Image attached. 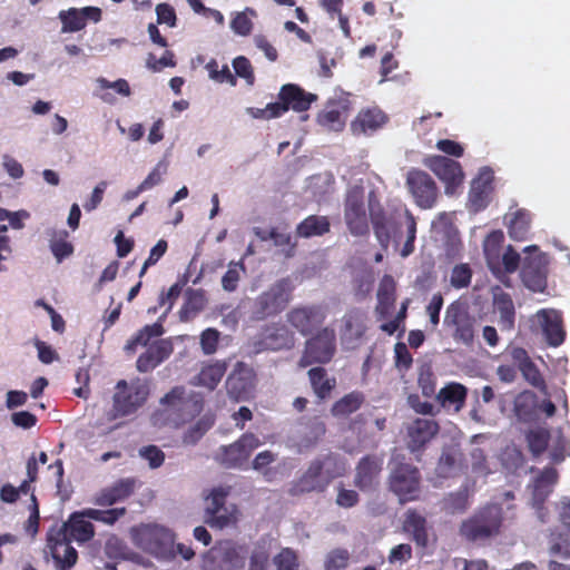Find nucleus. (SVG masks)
<instances>
[{"label":"nucleus","instance_id":"obj_2","mask_svg":"<svg viewBox=\"0 0 570 570\" xmlns=\"http://www.w3.org/2000/svg\"><path fill=\"white\" fill-rule=\"evenodd\" d=\"M87 519V510L75 512L70 515L68 522L58 529L51 528L48 532V548L56 570H70L77 562L78 552L70 546V539L77 542H87L94 537V525Z\"/></svg>","mask_w":570,"mask_h":570},{"label":"nucleus","instance_id":"obj_42","mask_svg":"<svg viewBox=\"0 0 570 570\" xmlns=\"http://www.w3.org/2000/svg\"><path fill=\"white\" fill-rule=\"evenodd\" d=\"M226 372L225 362H215L205 365L197 376V383L209 390H214Z\"/></svg>","mask_w":570,"mask_h":570},{"label":"nucleus","instance_id":"obj_58","mask_svg":"<svg viewBox=\"0 0 570 570\" xmlns=\"http://www.w3.org/2000/svg\"><path fill=\"white\" fill-rule=\"evenodd\" d=\"M273 562L277 570H298V557L296 552L289 548H284L276 554Z\"/></svg>","mask_w":570,"mask_h":570},{"label":"nucleus","instance_id":"obj_64","mask_svg":"<svg viewBox=\"0 0 570 570\" xmlns=\"http://www.w3.org/2000/svg\"><path fill=\"white\" fill-rule=\"evenodd\" d=\"M139 455L148 462L151 469L159 468L165 460L164 452L156 445L142 446L139 450Z\"/></svg>","mask_w":570,"mask_h":570},{"label":"nucleus","instance_id":"obj_18","mask_svg":"<svg viewBox=\"0 0 570 570\" xmlns=\"http://www.w3.org/2000/svg\"><path fill=\"white\" fill-rule=\"evenodd\" d=\"M406 185L417 206L432 208L438 198V188L433 178L423 170L412 169L407 173Z\"/></svg>","mask_w":570,"mask_h":570},{"label":"nucleus","instance_id":"obj_61","mask_svg":"<svg viewBox=\"0 0 570 570\" xmlns=\"http://www.w3.org/2000/svg\"><path fill=\"white\" fill-rule=\"evenodd\" d=\"M350 554L344 549L331 551L325 560V570H342L347 567Z\"/></svg>","mask_w":570,"mask_h":570},{"label":"nucleus","instance_id":"obj_59","mask_svg":"<svg viewBox=\"0 0 570 570\" xmlns=\"http://www.w3.org/2000/svg\"><path fill=\"white\" fill-rule=\"evenodd\" d=\"M125 513H126L125 508H115V509H110V510H96V509L87 510L88 519L100 521L106 524H114Z\"/></svg>","mask_w":570,"mask_h":570},{"label":"nucleus","instance_id":"obj_6","mask_svg":"<svg viewBox=\"0 0 570 570\" xmlns=\"http://www.w3.org/2000/svg\"><path fill=\"white\" fill-rule=\"evenodd\" d=\"M501 524V507L488 504L461 523L460 534L470 542L483 543L500 533Z\"/></svg>","mask_w":570,"mask_h":570},{"label":"nucleus","instance_id":"obj_32","mask_svg":"<svg viewBox=\"0 0 570 570\" xmlns=\"http://www.w3.org/2000/svg\"><path fill=\"white\" fill-rule=\"evenodd\" d=\"M466 394L468 390L464 385L451 382L436 393L435 399L443 407L458 412L463 407Z\"/></svg>","mask_w":570,"mask_h":570},{"label":"nucleus","instance_id":"obj_62","mask_svg":"<svg viewBox=\"0 0 570 570\" xmlns=\"http://www.w3.org/2000/svg\"><path fill=\"white\" fill-rule=\"evenodd\" d=\"M472 273L466 264H460L453 267L451 273V285L455 288H464L471 282Z\"/></svg>","mask_w":570,"mask_h":570},{"label":"nucleus","instance_id":"obj_28","mask_svg":"<svg viewBox=\"0 0 570 570\" xmlns=\"http://www.w3.org/2000/svg\"><path fill=\"white\" fill-rule=\"evenodd\" d=\"M381 471V463L372 456L363 458L357 466L354 478V484L361 491H371L379 483L377 478Z\"/></svg>","mask_w":570,"mask_h":570},{"label":"nucleus","instance_id":"obj_37","mask_svg":"<svg viewBox=\"0 0 570 570\" xmlns=\"http://www.w3.org/2000/svg\"><path fill=\"white\" fill-rule=\"evenodd\" d=\"M552 436L548 429L541 426L531 428L525 432L527 445L533 458H539L548 450Z\"/></svg>","mask_w":570,"mask_h":570},{"label":"nucleus","instance_id":"obj_3","mask_svg":"<svg viewBox=\"0 0 570 570\" xmlns=\"http://www.w3.org/2000/svg\"><path fill=\"white\" fill-rule=\"evenodd\" d=\"M345 472V465L335 455L326 454L311 461L305 472L288 488L293 497L323 492L330 483Z\"/></svg>","mask_w":570,"mask_h":570},{"label":"nucleus","instance_id":"obj_57","mask_svg":"<svg viewBox=\"0 0 570 570\" xmlns=\"http://www.w3.org/2000/svg\"><path fill=\"white\" fill-rule=\"evenodd\" d=\"M228 490L224 487L213 488L205 497V513L206 518L212 513H217V509L226 504Z\"/></svg>","mask_w":570,"mask_h":570},{"label":"nucleus","instance_id":"obj_52","mask_svg":"<svg viewBox=\"0 0 570 570\" xmlns=\"http://www.w3.org/2000/svg\"><path fill=\"white\" fill-rule=\"evenodd\" d=\"M469 507V494L466 489H460L450 493L443 500V510L449 513H462Z\"/></svg>","mask_w":570,"mask_h":570},{"label":"nucleus","instance_id":"obj_12","mask_svg":"<svg viewBox=\"0 0 570 570\" xmlns=\"http://www.w3.org/2000/svg\"><path fill=\"white\" fill-rule=\"evenodd\" d=\"M443 325L451 331L456 343L471 346L475 336L476 318L460 304L452 303L448 306Z\"/></svg>","mask_w":570,"mask_h":570},{"label":"nucleus","instance_id":"obj_22","mask_svg":"<svg viewBox=\"0 0 570 570\" xmlns=\"http://www.w3.org/2000/svg\"><path fill=\"white\" fill-rule=\"evenodd\" d=\"M492 181L493 170L489 167L481 168L478 176L472 180L469 202L474 212L488 206L492 193Z\"/></svg>","mask_w":570,"mask_h":570},{"label":"nucleus","instance_id":"obj_34","mask_svg":"<svg viewBox=\"0 0 570 570\" xmlns=\"http://www.w3.org/2000/svg\"><path fill=\"white\" fill-rule=\"evenodd\" d=\"M509 236L514 240H524L530 230L531 215L525 209H517L504 217Z\"/></svg>","mask_w":570,"mask_h":570},{"label":"nucleus","instance_id":"obj_9","mask_svg":"<svg viewBox=\"0 0 570 570\" xmlns=\"http://www.w3.org/2000/svg\"><path fill=\"white\" fill-rule=\"evenodd\" d=\"M521 278L527 288L542 293L547 287L549 258L540 253L538 246L531 245L523 249Z\"/></svg>","mask_w":570,"mask_h":570},{"label":"nucleus","instance_id":"obj_39","mask_svg":"<svg viewBox=\"0 0 570 570\" xmlns=\"http://www.w3.org/2000/svg\"><path fill=\"white\" fill-rule=\"evenodd\" d=\"M343 324L342 341L344 343H353L364 333L363 313L360 311L346 313L343 317Z\"/></svg>","mask_w":570,"mask_h":570},{"label":"nucleus","instance_id":"obj_13","mask_svg":"<svg viewBox=\"0 0 570 570\" xmlns=\"http://www.w3.org/2000/svg\"><path fill=\"white\" fill-rule=\"evenodd\" d=\"M247 551L245 547L230 541L213 548L204 560L205 570H242Z\"/></svg>","mask_w":570,"mask_h":570},{"label":"nucleus","instance_id":"obj_14","mask_svg":"<svg viewBox=\"0 0 570 570\" xmlns=\"http://www.w3.org/2000/svg\"><path fill=\"white\" fill-rule=\"evenodd\" d=\"M530 327L541 333L549 346L558 347L566 338L561 313L553 308H541L530 317Z\"/></svg>","mask_w":570,"mask_h":570},{"label":"nucleus","instance_id":"obj_30","mask_svg":"<svg viewBox=\"0 0 570 570\" xmlns=\"http://www.w3.org/2000/svg\"><path fill=\"white\" fill-rule=\"evenodd\" d=\"M385 122V115L379 108L361 110L351 128L355 135H370Z\"/></svg>","mask_w":570,"mask_h":570},{"label":"nucleus","instance_id":"obj_41","mask_svg":"<svg viewBox=\"0 0 570 570\" xmlns=\"http://www.w3.org/2000/svg\"><path fill=\"white\" fill-rule=\"evenodd\" d=\"M405 530L411 532L414 541L420 547H426L429 542L426 520L415 511H409L404 523Z\"/></svg>","mask_w":570,"mask_h":570},{"label":"nucleus","instance_id":"obj_26","mask_svg":"<svg viewBox=\"0 0 570 570\" xmlns=\"http://www.w3.org/2000/svg\"><path fill=\"white\" fill-rule=\"evenodd\" d=\"M111 90L122 97H129L131 95L130 86L126 79L119 78L116 81H109L105 77H98L95 80L94 96L99 98L102 102L108 105L116 104L117 99Z\"/></svg>","mask_w":570,"mask_h":570},{"label":"nucleus","instance_id":"obj_63","mask_svg":"<svg viewBox=\"0 0 570 570\" xmlns=\"http://www.w3.org/2000/svg\"><path fill=\"white\" fill-rule=\"evenodd\" d=\"M105 552L112 559H126L128 556V548L122 540L117 537H110L105 543Z\"/></svg>","mask_w":570,"mask_h":570},{"label":"nucleus","instance_id":"obj_16","mask_svg":"<svg viewBox=\"0 0 570 570\" xmlns=\"http://www.w3.org/2000/svg\"><path fill=\"white\" fill-rule=\"evenodd\" d=\"M344 219L350 233L363 236L368 233L367 215L364 207V190L354 186L348 189L345 200Z\"/></svg>","mask_w":570,"mask_h":570},{"label":"nucleus","instance_id":"obj_5","mask_svg":"<svg viewBox=\"0 0 570 570\" xmlns=\"http://www.w3.org/2000/svg\"><path fill=\"white\" fill-rule=\"evenodd\" d=\"M294 291L293 281L283 277L271 284L256 296L252 303L250 317L254 321H264L282 313L292 301Z\"/></svg>","mask_w":570,"mask_h":570},{"label":"nucleus","instance_id":"obj_44","mask_svg":"<svg viewBox=\"0 0 570 570\" xmlns=\"http://www.w3.org/2000/svg\"><path fill=\"white\" fill-rule=\"evenodd\" d=\"M164 327L160 322L142 327L131 340L125 345L127 352H134L138 345L146 346L153 337L163 335Z\"/></svg>","mask_w":570,"mask_h":570},{"label":"nucleus","instance_id":"obj_40","mask_svg":"<svg viewBox=\"0 0 570 570\" xmlns=\"http://www.w3.org/2000/svg\"><path fill=\"white\" fill-rule=\"evenodd\" d=\"M330 230V222L325 216L311 215L297 225L296 233L299 237L309 238L322 236Z\"/></svg>","mask_w":570,"mask_h":570},{"label":"nucleus","instance_id":"obj_21","mask_svg":"<svg viewBox=\"0 0 570 570\" xmlns=\"http://www.w3.org/2000/svg\"><path fill=\"white\" fill-rule=\"evenodd\" d=\"M407 448L411 452L421 451L439 432L432 419H416L407 425Z\"/></svg>","mask_w":570,"mask_h":570},{"label":"nucleus","instance_id":"obj_17","mask_svg":"<svg viewBox=\"0 0 570 570\" xmlns=\"http://www.w3.org/2000/svg\"><path fill=\"white\" fill-rule=\"evenodd\" d=\"M351 95L344 91L335 92L328 99L324 109L318 114L317 121L321 126L341 131L351 112Z\"/></svg>","mask_w":570,"mask_h":570},{"label":"nucleus","instance_id":"obj_4","mask_svg":"<svg viewBox=\"0 0 570 570\" xmlns=\"http://www.w3.org/2000/svg\"><path fill=\"white\" fill-rule=\"evenodd\" d=\"M148 384L141 379L120 380L115 386L112 407L106 412L108 422L135 414L147 401Z\"/></svg>","mask_w":570,"mask_h":570},{"label":"nucleus","instance_id":"obj_49","mask_svg":"<svg viewBox=\"0 0 570 570\" xmlns=\"http://www.w3.org/2000/svg\"><path fill=\"white\" fill-rule=\"evenodd\" d=\"M461 463V454L454 450H444L436 466V473L441 478H448L455 473Z\"/></svg>","mask_w":570,"mask_h":570},{"label":"nucleus","instance_id":"obj_24","mask_svg":"<svg viewBox=\"0 0 570 570\" xmlns=\"http://www.w3.org/2000/svg\"><path fill=\"white\" fill-rule=\"evenodd\" d=\"M431 170L444 183H446V193L450 188L462 183L463 171L461 165L444 156H435L430 160Z\"/></svg>","mask_w":570,"mask_h":570},{"label":"nucleus","instance_id":"obj_38","mask_svg":"<svg viewBox=\"0 0 570 570\" xmlns=\"http://www.w3.org/2000/svg\"><path fill=\"white\" fill-rule=\"evenodd\" d=\"M46 234L49 236L50 249L58 263L70 256L73 252L71 243L67 242L68 232L65 229H47Z\"/></svg>","mask_w":570,"mask_h":570},{"label":"nucleus","instance_id":"obj_11","mask_svg":"<svg viewBox=\"0 0 570 570\" xmlns=\"http://www.w3.org/2000/svg\"><path fill=\"white\" fill-rule=\"evenodd\" d=\"M161 403L166 405V416L176 426L185 423L202 411V402L187 395L184 387L173 389L163 397Z\"/></svg>","mask_w":570,"mask_h":570},{"label":"nucleus","instance_id":"obj_20","mask_svg":"<svg viewBox=\"0 0 570 570\" xmlns=\"http://www.w3.org/2000/svg\"><path fill=\"white\" fill-rule=\"evenodd\" d=\"M325 423L320 417L298 422L292 431L289 441L299 453L313 449L325 434Z\"/></svg>","mask_w":570,"mask_h":570},{"label":"nucleus","instance_id":"obj_10","mask_svg":"<svg viewBox=\"0 0 570 570\" xmlns=\"http://www.w3.org/2000/svg\"><path fill=\"white\" fill-rule=\"evenodd\" d=\"M390 489L401 503L417 500L421 493V475L417 468L399 463L390 474Z\"/></svg>","mask_w":570,"mask_h":570},{"label":"nucleus","instance_id":"obj_54","mask_svg":"<svg viewBox=\"0 0 570 570\" xmlns=\"http://www.w3.org/2000/svg\"><path fill=\"white\" fill-rule=\"evenodd\" d=\"M214 421L210 416H203L194 425H191L184 434L185 444H196L203 435L212 428Z\"/></svg>","mask_w":570,"mask_h":570},{"label":"nucleus","instance_id":"obj_48","mask_svg":"<svg viewBox=\"0 0 570 570\" xmlns=\"http://www.w3.org/2000/svg\"><path fill=\"white\" fill-rule=\"evenodd\" d=\"M237 509L234 504H224L219 509H217V513H212L206 518V522L210 527H215L218 529H223L225 527L232 525L237 521Z\"/></svg>","mask_w":570,"mask_h":570},{"label":"nucleus","instance_id":"obj_25","mask_svg":"<svg viewBox=\"0 0 570 570\" xmlns=\"http://www.w3.org/2000/svg\"><path fill=\"white\" fill-rule=\"evenodd\" d=\"M549 556V570H570V538L561 532L551 533Z\"/></svg>","mask_w":570,"mask_h":570},{"label":"nucleus","instance_id":"obj_60","mask_svg":"<svg viewBox=\"0 0 570 570\" xmlns=\"http://www.w3.org/2000/svg\"><path fill=\"white\" fill-rule=\"evenodd\" d=\"M167 161H158L148 176L140 183V189L149 190L159 185L163 181V177L167 174Z\"/></svg>","mask_w":570,"mask_h":570},{"label":"nucleus","instance_id":"obj_47","mask_svg":"<svg viewBox=\"0 0 570 570\" xmlns=\"http://www.w3.org/2000/svg\"><path fill=\"white\" fill-rule=\"evenodd\" d=\"M549 459L553 464H559L570 456V442L562 435L561 432L553 434L549 448Z\"/></svg>","mask_w":570,"mask_h":570},{"label":"nucleus","instance_id":"obj_46","mask_svg":"<svg viewBox=\"0 0 570 570\" xmlns=\"http://www.w3.org/2000/svg\"><path fill=\"white\" fill-rule=\"evenodd\" d=\"M364 401L360 392H352L338 400L332 407L334 416H346L357 411Z\"/></svg>","mask_w":570,"mask_h":570},{"label":"nucleus","instance_id":"obj_19","mask_svg":"<svg viewBox=\"0 0 570 570\" xmlns=\"http://www.w3.org/2000/svg\"><path fill=\"white\" fill-rule=\"evenodd\" d=\"M261 444L259 439L255 434L246 433L233 444L222 446L218 460L227 468H240L247 462L252 452Z\"/></svg>","mask_w":570,"mask_h":570},{"label":"nucleus","instance_id":"obj_15","mask_svg":"<svg viewBox=\"0 0 570 570\" xmlns=\"http://www.w3.org/2000/svg\"><path fill=\"white\" fill-rule=\"evenodd\" d=\"M326 317L327 308L321 304L298 305L286 314L287 323L303 336L321 327Z\"/></svg>","mask_w":570,"mask_h":570},{"label":"nucleus","instance_id":"obj_7","mask_svg":"<svg viewBox=\"0 0 570 570\" xmlns=\"http://www.w3.org/2000/svg\"><path fill=\"white\" fill-rule=\"evenodd\" d=\"M134 543L144 551L156 557H165L173 552V533L157 524H141L131 529Z\"/></svg>","mask_w":570,"mask_h":570},{"label":"nucleus","instance_id":"obj_45","mask_svg":"<svg viewBox=\"0 0 570 570\" xmlns=\"http://www.w3.org/2000/svg\"><path fill=\"white\" fill-rule=\"evenodd\" d=\"M503 240L504 234L502 230H493L484 239L483 253L490 267L498 264Z\"/></svg>","mask_w":570,"mask_h":570},{"label":"nucleus","instance_id":"obj_23","mask_svg":"<svg viewBox=\"0 0 570 570\" xmlns=\"http://www.w3.org/2000/svg\"><path fill=\"white\" fill-rule=\"evenodd\" d=\"M557 479L558 473L553 468L544 469L540 475L534 479L532 485V505L537 510L538 518L541 522H546L543 503L552 492Z\"/></svg>","mask_w":570,"mask_h":570},{"label":"nucleus","instance_id":"obj_55","mask_svg":"<svg viewBox=\"0 0 570 570\" xmlns=\"http://www.w3.org/2000/svg\"><path fill=\"white\" fill-rule=\"evenodd\" d=\"M287 111V106L279 102H271L265 108H246V114L255 119L278 118Z\"/></svg>","mask_w":570,"mask_h":570},{"label":"nucleus","instance_id":"obj_31","mask_svg":"<svg viewBox=\"0 0 570 570\" xmlns=\"http://www.w3.org/2000/svg\"><path fill=\"white\" fill-rule=\"evenodd\" d=\"M295 335L285 325H274L267 330L262 340V346L265 350L279 351L294 346Z\"/></svg>","mask_w":570,"mask_h":570},{"label":"nucleus","instance_id":"obj_29","mask_svg":"<svg viewBox=\"0 0 570 570\" xmlns=\"http://www.w3.org/2000/svg\"><path fill=\"white\" fill-rule=\"evenodd\" d=\"M279 104L286 105L287 109L289 106L298 112L305 111L311 107V104L317 99L314 94L305 92L302 88L296 85L287 83L281 88L279 91Z\"/></svg>","mask_w":570,"mask_h":570},{"label":"nucleus","instance_id":"obj_1","mask_svg":"<svg viewBox=\"0 0 570 570\" xmlns=\"http://www.w3.org/2000/svg\"><path fill=\"white\" fill-rule=\"evenodd\" d=\"M368 210L374 234L383 248H387L391 242L399 247L404 240L401 256L407 257L414 252L416 237V222L414 216L406 208L395 213L383 210L375 200L374 193L368 196Z\"/></svg>","mask_w":570,"mask_h":570},{"label":"nucleus","instance_id":"obj_43","mask_svg":"<svg viewBox=\"0 0 570 570\" xmlns=\"http://www.w3.org/2000/svg\"><path fill=\"white\" fill-rule=\"evenodd\" d=\"M308 376L316 395L321 399L326 397L336 385L335 379L328 377L323 367L311 368Z\"/></svg>","mask_w":570,"mask_h":570},{"label":"nucleus","instance_id":"obj_51","mask_svg":"<svg viewBox=\"0 0 570 570\" xmlns=\"http://www.w3.org/2000/svg\"><path fill=\"white\" fill-rule=\"evenodd\" d=\"M206 305V298L202 291L199 289H189L186 293V301L180 311V316L183 320H188L190 316L199 313Z\"/></svg>","mask_w":570,"mask_h":570},{"label":"nucleus","instance_id":"obj_33","mask_svg":"<svg viewBox=\"0 0 570 570\" xmlns=\"http://www.w3.org/2000/svg\"><path fill=\"white\" fill-rule=\"evenodd\" d=\"M135 489V480L121 479L100 492L96 499L98 505H112L128 498Z\"/></svg>","mask_w":570,"mask_h":570},{"label":"nucleus","instance_id":"obj_53","mask_svg":"<svg viewBox=\"0 0 570 570\" xmlns=\"http://www.w3.org/2000/svg\"><path fill=\"white\" fill-rule=\"evenodd\" d=\"M245 274V266L242 262H232L227 272L222 277V287L226 292H235L242 275Z\"/></svg>","mask_w":570,"mask_h":570},{"label":"nucleus","instance_id":"obj_27","mask_svg":"<svg viewBox=\"0 0 570 570\" xmlns=\"http://www.w3.org/2000/svg\"><path fill=\"white\" fill-rule=\"evenodd\" d=\"M493 309L499 315L498 324L501 331H512L515 323V307L511 296L500 288L494 291Z\"/></svg>","mask_w":570,"mask_h":570},{"label":"nucleus","instance_id":"obj_35","mask_svg":"<svg viewBox=\"0 0 570 570\" xmlns=\"http://www.w3.org/2000/svg\"><path fill=\"white\" fill-rule=\"evenodd\" d=\"M395 303V282L391 275H384L377 289L376 313L385 318L391 313Z\"/></svg>","mask_w":570,"mask_h":570},{"label":"nucleus","instance_id":"obj_56","mask_svg":"<svg viewBox=\"0 0 570 570\" xmlns=\"http://www.w3.org/2000/svg\"><path fill=\"white\" fill-rule=\"evenodd\" d=\"M417 385L425 397L435 396V376L430 365L423 364L419 368Z\"/></svg>","mask_w":570,"mask_h":570},{"label":"nucleus","instance_id":"obj_8","mask_svg":"<svg viewBox=\"0 0 570 570\" xmlns=\"http://www.w3.org/2000/svg\"><path fill=\"white\" fill-rule=\"evenodd\" d=\"M336 352V334L332 327H323L305 342L303 355L298 362L301 367L312 364L328 363Z\"/></svg>","mask_w":570,"mask_h":570},{"label":"nucleus","instance_id":"obj_36","mask_svg":"<svg viewBox=\"0 0 570 570\" xmlns=\"http://www.w3.org/2000/svg\"><path fill=\"white\" fill-rule=\"evenodd\" d=\"M257 16V11L250 7H246L243 11H233L229 28L236 36L247 37L253 31L254 19Z\"/></svg>","mask_w":570,"mask_h":570},{"label":"nucleus","instance_id":"obj_50","mask_svg":"<svg viewBox=\"0 0 570 570\" xmlns=\"http://www.w3.org/2000/svg\"><path fill=\"white\" fill-rule=\"evenodd\" d=\"M62 23L61 32H76L85 28V17L81 14V10L77 8H70L68 10H61L58 14Z\"/></svg>","mask_w":570,"mask_h":570}]
</instances>
